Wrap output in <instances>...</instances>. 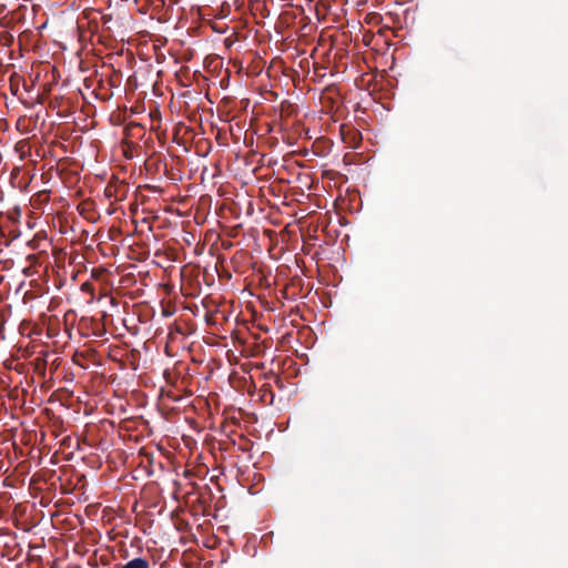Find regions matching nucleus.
<instances>
[{
  "label": "nucleus",
  "mask_w": 568,
  "mask_h": 568,
  "mask_svg": "<svg viewBox=\"0 0 568 568\" xmlns=\"http://www.w3.org/2000/svg\"><path fill=\"white\" fill-rule=\"evenodd\" d=\"M121 568H150V567L145 559L134 558V559L130 560L129 562H126Z\"/></svg>",
  "instance_id": "obj_1"
}]
</instances>
